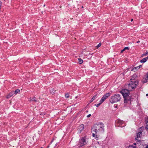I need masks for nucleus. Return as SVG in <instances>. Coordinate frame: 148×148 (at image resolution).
<instances>
[{"label": "nucleus", "instance_id": "nucleus-1", "mask_svg": "<svg viewBox=\"0 0 148 148\" xmlns=\"http://www.w3.org/2000/svg\"><path fill=\"white\" fill-rule=\"evenodd\" d=\"M104 125L102 123H98L95 124L91 129L92 136L96 139H98L104 133Z\"/></svg>", "mask_w": 148, "mask_h": 148}, {"label": "nucleus", "instance_id": "nucleus-2", "mask_svg": "<svg viewBox=\"0 0 148 148\" xmlns=\"http://www.w3.org/2000/svg\"><path fill=\"white\" fill-rule=\"evenodd\" d=\"M129 89L127 88L122 89L120 92L122 93L124 99V104L126 105L127 103L130 104L132 97L129 96L130 91Z\"/></svg>", "mask_w": 148, "mask_h": 148}, {"label": "nucleus", "instance_id": "nucleus-3", "mask_svg": "<svg viewBox=\"0 0 148 148\" xmlns=\"http://www.w3.org/2000/svg\"><path fill=\"white\" fill-rule=\"evenodd\" d=\"M138 85V82H133L130 81L129 83L126 85V88L129 89L130 91L134 90L136 86Z\"/></svg>", "mask_w": 148, "mask_h": 148}, {"label": "nucleus", "instance_id": "nucleus-4", "mask_svg": "<svg viewBox=\"0 0 148 148\" xmlns=\"http://www.w3.org/2000/svg\"><path fill=\"white\" fill-rule=\"evenodd\" d=\"M121 99V97L120 95L118 94H116L111 97L109 101L111 103H113L120 101Z\"/></svg>", "mask_w": 148, "mask_h": 148}, {"label": "nucleus", "instance_id": "nucleus-5", "mask_svg": "<svg viewBox=\"0 0 148 148\" xmlns=\"http://www.w3.org/2000/svg\"><path fill=\"white\" fill-rule=\"evenodd\" d=\"M115 124L117 127H122L125 126V124L124 121L118 119L116 121Z\"/></svg>", "mask_w": 148, "mask_h": 148}, {"label": "nucleus", "instance_id": "nucleus-6", "mask_svg": "<svg viewBox=\"0 0 148 148\" xmlns=\"http://www.w3.org/2000/svg\"><path fill=\"white\" fill-rule=\"evenodd\" d=\"M86 144V139L85 137H82L81 139H80L79 142V145L80 146L82 147Z\"/></svg>", "mask_w": 148, "mask_h": 148}, {"label": "nucleus", "instance_id": "nucleus-7", "mask_svg": "<svg viewBox=\"0 0 148 148\" xmlns=\"http://www.w3.org/2000/svg\"><path fill=\"white\" fill-rule=\"evenodd\" d=\"M110 95V93H108L105 94L101 98L100 100L102 102H103Z\"/></svg>", "mask_w": 148, "mask_h": 148}, {"label": "nucleus", "instance_id": "nucleus-8", "mask_svg": "<svg viewBox=\"0 0 148 148\" xmlns=\"http://www.w3.org/2000/svg\"><path fill=\"white\" fill-rule=\"evenodd\" d=\"M142 134V131H140L138 132L137 134V135L135 138L136 140H137L138 142H139L140 141L141 138L140 137Z\"/></svg>", "mask_w": 148, "mask_h": 148}, {"label": "nucleus", "instance_id": "nucleus-9", "mask_svg": "<svg viewBox=\"0 0 148 148\" xmlns=\"http://www.w3.org/2000/svg\"><path fill=\"white\" fill-rule=\"evenodd\" d=\"M84 125L83 124H82L78 127L77 129V132L79 133H80L84 129Z\"/></svg>", "mask_w": 148, "mask_h": 148}, {"label": "nucleus", "instance_id": "nucleus-10", "mask_svg": "<svg viewBox=\"0 0 148 148\" xmlns=\"http://www.w3.org/2000/svg\"><path fill=\"white\" fill-rule=\"evenodd\" d=\"M136 76L135 75H133L131 79H130V81H132L133 82H138V80H137L136 79Z\"/></svg>", "mask_w": 148, "mask_h": 148}, {"label": "nucleus", "instance_id": "nucleus-11", "mask_svg": "<svg viewBox=\"0 0 148 148\" xmlns=\"http://www.w3.org/2000/svg\"><path fill=\"white\" fill-rule=\"evenodd\" d=\"M147 60H148V56L143 58L142 60H141L140 62L141 63H145L147 61Z\"/></svg>", "mask_w": 148, "mask_h": 148}, {"label": "nucleus", "instance_id": "nucleus-12", "mask_svg": "<svg viewBox=\"0 0 148 148\" xmlns=\"http://www.w3.org/2000/svg\"><path fill=\"white\" fill-rule=\"evenodd\" d=\"M145 122L146 124V126L145 127V128L148 131V120H146Z\"/></svg>", "mask_w": 148, "mask_h": 148}, {"label": "nucleus", "instance_id": "nucleus-13", "mask_svg": "<svg viewBox=\"0 0 148 148\" xmlns=\"http://www.w3.org/2000/svg\"><path fill=\"white\" fill-rule=\"evenodd\" d=\"M97 95H96L92 97V99L90 101V103L92 102L94 100H95L96 99V98L97 97Z\"/></svg>", "mask_w": 148, "mask_h": 148}, {"label": "nucleus", "instance_id": "nucleus-14", "mask_svg": "<svg viewBox=\"0 0 148 148\" xmlns=\"http://www.w3.org/2000/svg\"><path fill=\"white\" fill-rule=\"evenodd\" d=\"M56 91L54 88H52L50 90V92L52 95H53L55 93Z\"/></svg>", "mask_w": 148, "mask_h": 148}, {"label": "nucleus", "instance_id": "nucleus-15", "mask_svg": "<svg viewBox=\"0 0 148 148\" xmlns=\"http://www.w3.org/2000/svg\"><path fill=\"white\" fill-rule=\"evenodd\" d=\"M148 82V78L143 79L142 80L143 83H146Z\"/></svg>", "mask_w": 148, "mask_h": 148}, {"label": "nucleus", "instance_id": "nucleus-16", "mask_svg": "<svg viewBox=\"0 0 148 148\" xmlns=\"http://www.w3.org/2000/svg\"><path fill=\"white\" fill-rule=\"evenodd\" d=\"M13 93L14 92H11L7 96V98H9L11 97L12 96H13Z\"/></svg>", "mask_w": 148, "mask_h": 148}, {"label": "nucleus", "instance_id": "nucleus-17", "mask_svg": "<svg viewBox=\"0 0 148 148\" xmlns=\"http://www.w3.org/2000/svg\"><path fill=\"white\" fill-rule=\"evenodd\" d=\"M129 49L128 47H125L121 51V53H122L123 51H124L125 50L127 49L129 50Z\"/></svg>", "mask_w": 148, "mask_h": 148}, {"label": "nucleus", "instance_id": "nucleus-18", "mask_svg": "<svg viewBox=\"0 0 148 148\" xmlns=\"http://www.w3.org/2000/svg\"><path fill=\"white\" fill-rule=\"evenodd\" d=\"M20 92L19 90L17 89L14 92V93L15 95L17 94L18 93H19Z\"/></svg>", "mask_w": 148, "mask_h": 148}, {"label": "nucleus", "instance_id": "nucleus-19", "mask_svg": "<svg viewBox=\"0 0 148 148\" xmlns=\"http://www.w3.org/2000/svg\"><path fill=\"white\" fill-rule=\"evenodd\" d=\"M100 103L98 104H96L95 105V106L97 107H98L103 102H102L101 100L99 101Z\"/></svg>", "mask_w": 148, "mask_h": 148}, {"label": "nucleus", "instance_id": "nucleus-20", "mask_svg": "<svg viewBox=\"0 0 148 148\" xmlns=\"http://www.w3.org/2000/svg\"><path fill=\"white\" fill-rule=\"evenodd\" d=\"M78 61H79L78 62L79 64H81L83 62V60L81 58H79Z\"/></svg>", "mask_w": 148, "mask_h": 148}, {"label": "nucleus", "instance_id": "nucleus-21", "mask_svg": "<svg viewBox=\"0 0 148 148\" xmlns=\"http://www.w3.org/2000/svg\"><path fill=\"white\" fill-rule=\"evenodd\" d=\"M145 128V127L142 126V127H140V128L139 129L140 130V131H142V132Z\"/></svg>", "mask_w": 148, "mask_h": 148}, {"label": "nucleus", "instance_id": "nucleus-22", "mask_svg": "<svg viewBox=\"0 0 148 148\" xmlns=\"http://www.w3.org/2000/svg\"><path fill=\"white\" fill-rule=\"evenodd\" d=\"M31 101H34L35 102L37 101V100L35 99V97L32 98V99H31Z\"/></svg>", "mask_w": 148, "mask_h": 148}, {"label": "nucleus", "instance_id": "nucleus-23", "mask_svg": "<svg viewBox=\"0 0 148 148\" xmlns=\"http://www.w3.org/2000/svg\"><path fill=\"white\" fill-rule=\"evenodd\" d=\"M65 97L68 98L69 97V95L68 94H66L65 95Z\"/></svg>", "mask_w": 148, "mask_h": 148}, {"label": "nucleus", "instance_id": "nucleus-24", "mask_svg": "<svg viewBox=\"0 0 148 148\" xmlns=\"http://www.w3.org/2000/svg\"><path fill=\"white\" fill-rule=\"evenodd\" d=\"M138 67L137 66L136 67H134L132 70H137V69H138Z\"/></svg>", "mask_w": 148, "mask_h": 148}, {"label": "nucleus", "instance_id": "nucleus-25", "mask_svg": "<svg viewBox=\"0 0 148 148\" xmlns=\"http://www.w3.org/2000/svg\"><path fill=\"white\" fill-rule=\"evenodd\" d=\"M46 114L45 112H42L40 113V115H44Z\"/></svg>", "mask_w": 148, "mask_h": 148}, {"label": "nucleus", "instance_id": "nucleus-26", "mask_svg": "<svg viewBox=\"0 0 148 148\" xmlns=\"http://www.w3.org/2000/svg\"><path fill=\"white\" fill-rule=\"evenodd\" d=\"M148 52H146V53H145V54H143V55H142V56H146L147 55H148Z\"/></svg>", "mask_w": 148, "mask_h": 148}, {"label": "nucleus", "instance_id": "nucleus-27", "mask_svg": "<svg viewBox=\"0 0 148 148\" xmlns=\"http://www.w3.org/2000/svg\"><path fill=\"white\" fill-rule=\"evenodd\" d=\"M101 43H100L97 46H96L97 47V48H98L99 47H100L101 46Z\"/></svg>", "mask_w": 148, "mask_h": 148}, {"label": "nucleus", "instance_id": "nucleus-28", "mask_svg": "<svg viewBox=\"0 0 148 148\" xmlns=\"http://www.w3.org/2000/svg\"><path fill=\"white\" fill-rule=\"evenodd\" d=\"M2 5V2L1 1H0V10L1 8V6Z\"/></svg>", "mask_w": 148, "mask_h": 148}, {"label": "nucleus", "instance_id": "nucleus-29", "mask_svg": "<svg viewBox=\"0 0 148 148\" xmlns=\"http://www.w3.org/2000/svg\"><path fill=\"white\" fill-rule=\"evenodd\" d=\"M91 116V114H89L88 115L87 117H88V118H89V117H90Z\"/></svg>", "mask_w": 148, "mask_h": 148}, {"label": "nucleus", "instance_id": "nucleus-30", "mask_svg": "<svg viewBox=\"0 0 148 148\" xmlns=\"http://www.w3.org/2000/svg\"><path fill=\"white\" fill-rule=\"evenodd\" d=\"M142 66V65H140L138 66V69H139L140 68V67H141Z\"/></svg>", "mask_w": 148, "mask_h": 148}, {"label": "nucleus", "instance_id": "nucleus-31", "mask_svg": "<svg viewBox=\"0 0 148 148\" xmlns=\"http://www.w3.org/2000/svg\"><path fill=\"white\" fill-rule=\"evenodd\" d=\"M146 78H148V72L147 73V76Z\"/></svg>", "mask_w": 148, "mask_h": 148}, {"label": "nucleus", "instance_id": "nucleus-32", "mask_svg": "<svg viewBox=\"0 0 148 148\" xmlns=\"http://www.w3.org/2000/svg\"><path fill=\"white\" fill-rule=\"evenodd\" d=\"M146 96H148V94H146Z\"/></svg>", "mask_w": 148, "mask_h": 148}, {"label": "nucleus", "instance_id": "nucleus-33", "mask_svg": "<svg viewBox=\"0 0 148 148\" xmlns=\"http://www.w3.org/2000/svg\"><path fill=\"white\" fill-rule=\"evenodd\" d=\"M140 42V41H137V43H138V42Z\"/></svg>", "mask_w": 148, "mask_h": 148}, {"label": "nucleus", "instance_id": "nucleus-34", "mask_svg": "<svg viewBox=\"0 0 148 148\" xmlns=\"http://www.w3.org/2000/svg\"><path fill=\"white\" fill-rule=\"evenodd\" d=\"M146 148H148V145L146 147Z\"/></svg>", "mask_w": 148, "mask_h": 148}, {"label": "nucleus", "instance_id": "nucleus-35", "mask_svg": "<svg viewBox=\"0 0 148 148\" xmlns=\"http://www.w3.org/2000/svg\"><path fill=\"white\" fill-rule=\"evenodd\" d=\"M133 21V19H132L131 20V21Z\"/></svg>", "mask_w": 148, "mask_h": 148}, {"label": "nucleus", "instance_id": "nucleus-36", "mask_svg": "<svg viewBox=\"0 0 148 148\" xmlns=\"http://www.w3.org/2000/svg\"><path fill=\"white\" fill-rule=\"evenodd\" d=\"M45 6V5H44V6Z\"/></svg>", "mask_w": 148, "mask_h": 148}]
</instances>
